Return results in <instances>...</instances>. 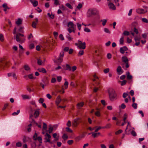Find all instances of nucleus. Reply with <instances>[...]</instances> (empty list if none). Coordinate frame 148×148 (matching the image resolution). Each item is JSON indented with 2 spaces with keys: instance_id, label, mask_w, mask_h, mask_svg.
<instances>
[{
  "instance_id": "f257e3e1",
  "label": "nucleus",
  "mask_w": 148,
  "mask_h": 148,
  "mask_svg": "<svg viewBox=\"0 0 148 148\" xmlns=\"http://www.w3.org/2000/svg\"><path fill=\"white\" fill-rule=\"evenodd\" d=\"M15 39L17 42L21 43H24L25 40L24 35L19 33L16 34Z\"/></svg>"
},
{
  "instance_id": "f03ea898",
  "label": "nucleus",
  "mask_w": 148,
  "mask_h": 148,
  "mask_svg": "<svg viewBox=\"0 0 148 148\" xmlns=\"http://www.w3.org/2000/svg\"><path fill=\"white\" fill-rule=\"evenodd\" d=\"M67 26L68 28H67L66 29L69 33H71L72 32H73L74 33L75 32V29L74 27V25L72 22H69L67 23Z\"/></svg>"
},
{
  "instance_id": "7ed1b4c3",
  "label": "nucleus",
  "mask_w": 148,
  "mask_h": 148,
  "mask_svg": "<svg viewBox=\"0 0 148 148\" xmlns=\"http://www.w3.org/2000/svg\"><path fill=\"white\" fill-rule=\"evenodd\" d=\"M98 13V11L95 8H90L88 9L87 13L88 17H90L92 15H95Z\"/></svg>"
},
{
  "instance_id": "20e7f679",
  "label": "nucleus",
  "mask_w": 148,
  "mask_h": 148,
  "mask_svg": "<svg viewBox=\"0 0 148 148\" xmlns=\"http://www.w3.org/2000/svg\"><path fill=\"white\" fill-rule=\"evenodd\" d=\"M75 44L76 46H77V48L79 49H84L86 48L85 42H82L79 40H78V43H76Z\"/></svg>"
},
{
  "instance_id": "39448f33",
  "label": "nucleus",
  "mask_w": 148,
  "mask_h": 148,
  "mask_svg": "<svg viewBox=\"0 0 148 148\" xmlns=\"http://www.w3.org/2000/svg\"><path fill=\"white\" fill-rule=\"evenodd\" d=\"M122 61L123 62L125 63V64H122V67L124 69L125 66V67L128 68L129 66V64H128V60L127 57L125 56H123L121 58Z\"/></svg>"
},
{
  "instance_id": "423d86ee",
  "label": "nucleus",
  "mask_w": 148,
  "mask_h": 148,
  "mask_svg": "<svg viewBox=\"0 0 148 148\" xmlns=\"http://www.w3.org/2000/svg\"><path fill=\"white\" fill-rule=\"evenodd\" d=\"M144 9H138L136 10V12L138 14H143L147 12L148 8L146 6H144Z\"/></svg>"
},
{
  "instance_id": "0eeeda50",
  "label": "nucleus",
  "mask_w": 148,
  "mask_h": 148,
  "mask_svg": "<svg viewBox=\"0 0 148 148\" xmlns=\"http://www.w3.org/2000/svg\"><path fill=\"white\" fill-rule=\"evenodd\" d=\"M45 136V138H44V142L46 143L49 142L50 144H52V142L50 141V139L51 138V135L47 133Z\"/></svg>"
},
{
  "instance_id": "6e6552de",
  "label": "nucleus",
  "mask_w": 148,
  "mask_h": 148,
  "mask_svg": "<svg viewBox=\"0 0 148 148\" xmlns=\"http://www.w3.org/2000/svg\"><path fill=\"white\" fill-rule=\"evenodd\" d=\"M109 96L110 99L111 101H113L117 98L116 93H109Z\"/></svg>"
},
{
  "instance_id": "1a4fd4ad",
  "label": "nucleus",
  "mask_w": 148,
  "mask_h": 148,
  "mask_svg": "<svg viewBox=\"0 0 148 148\" xmlns=\"http://www.w3.org/2000/svg\"><path fill=\"white\" fill-rule=\"evenodd\" d=\"M7 61L5 58H1L0 59V64L2 66H6L8 63Z\"/></svg>"
},
{
  "instance_id": "9d476101",
  "label": "nucleus",
  "mask_w": 148,
  "mask_h": 148,
  "mask_svg": "<svg viewBox=\"0 0 148 148\" xmlns=\"http://www.w3.org/2000/svg\"><path fill=\"white\" fill-rule=\"evenodd\" d=\"M30 1L34 7H36L38 4V2L36 0H30Z\"/></svg>"
},
{
  "instance_id": "9b49d317",
  "label": "nucleus",
  "mask_w": 148,
  "mask_h": 148,
  "mask_svg": "<svg viewBox=\"0 0 148 148\" xmlns=\"http://www.w3.org/2000/svg\"><path fill=\"white\" fill-rule=\"evenodd\" d=\"M127 48L126 46H124L120 48V53L122 54H123L125 53V51L127 50Z\"/></svg>"
},
{
  "instance_id": "f8f14e48",
  "label": "nucleus",
  "mask_w": 148,
  "mask_h": 148,
  "mask_svg": "<svg viewBox=\"0 0 148 148\" xmlns=\"http://www.w3.org/2000/svg\"><path fill=\"white\" fill-rule=\"evenodd\" d=\"M35 21L33 22L32 24V27L34 28H36V25H37V23L38 22V18H36L35 19Z\"/></svg>"
},
{
  "instance_id": "ddd939ff",
  "label": "nucleus",
  "mask_w": 148,
  "mask_h": 148,
  "mask_svg": "<svg viewBox=\"0 0 148 148\" xmlns=\"http://www.w3.org/2000/svg\"><path fill=\"white\" fill-rule=\"evenodd\" d=\"M108 6L110 9L112 10H115L116 9V7L112 3L109 2L108 3Z\"/></svg>"
},
{
  "instance_id": "4468645a",
  "label": "nucleus",
  "mask_w": 148,
  "mask_h": 148,
  "mask_svg": "<svg viewBox=\"0 0 148 148\" xmlns=\"http://www.w3.org/2000/svg\"><path fill=\"white\" fill-rule=\"evenodd\" d=\"M21 96L23 99H30L31 98V96L30 95H23Z\"/></svg>"
},
{
  "instance_id": "2eb2a0df",
  "label": "nucleus",
  "mask_w": 148,
  "mask_h": 148,
  "mask_svg": "<svg viewBox=\"0 0 148 148\" xmlns=\"http://www.w3.org/2000/svg\"><path fill=\"white\" fill-rule=\"evenodd\" d=\"M61 99L60 96H58L56 100V104L57 106L60 103L61 101Z\"/></svg>"
},
{
  "instance_id": "dca6fc26",
  "label": "nucleus",
  "mask_w": 148,
  "mask_h": 148,
  "mask_svg": "<svg viewBox=\"0 0 148 148\" xmlns=\"http://www.w3.org/2000/svg\"><path fill=\"white\" fill-rule=\"evenodd\" d=\"M16 25H21L22 23V20L20 18H18L16 21Z\"/></svg>"
},
{
  "instance_id": "f3484780",
  "label": "nucleus",
  "mask_w": 148,
  "mask_h": 148,
  "mask_svg": "<svg viewBox=\"0 0 148 148\" xmlns=\"http://www.w3.org/2000/svg\"><path fill=\"white\" fill-rule=\"evenodd\" d=\"M84 104V102H81L77 104V107L78 109H80L83 106Z\"/></svg>"
},
{
  "instance_id": "a211bd4d",
  "label": "nucleus",
  "mask_w": 148,
  "mask_h": 148,
  "mask_svg": "<svg viewBox=\"0 0 148 148\" xmlns=\"http://www.w3.org/2000/svg\"><path fill=\"white\" fill-rule=\"evenodd\" d=\"M38 71L39 72H42L43 73H46L47 71L45 69L43 68H39L38 69Z\"/></svg>"
},
{
  "instance_id": "6ab92c4d",
  "label": "nucleus",
  "mask_w": 148,
  "mask_h": 148,
  "mask_svg": "<svg viewBox=\"0 0 148 148\" xmlns=\"http://www.w3.org/2000/svg\"><path fill=\"white\" fill-rule=\"evenodd\" d=\"M19 53L21 54H22L23 52L24 49L22 46L20 44L19 45Z\"/></svg>"
},
{
  "instance_id": "aec40b11",
  "label": "nucleus",
  "mask_w": 148,
  "mask_h": 148,
  "mask_svg": "<svg viewBox=\"0 0 148 148\" xmlns=\"http://www.w3.org/2000/svg\"><path fill=\"white\" fill-rule=\"evenodd\" d=\"M23 68L25 71H29L30 70V68L28 65L27 64L24 65Z\"/></svg>"
},
{
  "instance_id": "412c9836",
  "label": "nucleus",
  "mask_w": 148,
  "mask_h": 148,
  "mask_svg": "<svg viewBox=\"0 0 148 148\" xmlns=\"http://www.w3.org/2000/svg\"><path fill=\"white\" fill-rule=\"evenodd\" d=\"M127 115L126 113H125L124 114L123 116V120L125 123H127V121L126 120V119L127 118Z\"/></svg>"
},
{
  "instance_id": "4be33fe9",
  "label": "nucleus",
  "mask_w": 148,
  "mask_h": 148,
  "mask_svg": "<svg viewBox=\"0 0 148 148\" xmlns=\"http://www.w3.org/2000/svg\"><path fill=\"white\" fill-rule=\"evenodd\" d=\"M12 77L13 79L15 80L17 79V77L15 74L14 73H10V76Z\"/></svg>"
},
{
  "instance_id": "5701e85b",
  "label": "nucleus",
  "mask_w": 148,
  "mask_h": 148,
  "mask_svg": "<svg viewBox=\"0 0 148 148\" xmlns=\"http://www.w3.org/2000/svg\"><path fill=\"white\" fill-rule=\"evenodd\" d=\"M124 41V37L123 36L121 37L119 40V44L121 45H123Z\"/></svg>"
},
{
  "instance_id": "b1692460",
  "label": "nucleus",
  "mask_w": 148,
  "mask_h": 148,
  "mask_svg": "<svg viewBox=\"0 0 148 148\" xmlns=\"http://www.w3.org/2000/svg\"><path fill=\"white\" fill-rule=\"evenodd\" d=\"M127 75V78L128 79H131L132 78V75H130V73L129 72H127L126 73Z\"/></svg>"
},
{
  "instance_id": "393cba45",
  "label": "nucleus",
  "mask_w": 148,
  "mask_h": 148,
  "mask_svg": "<svg viewBox=\"0 0 148 148\" xmlns=\"http://www.w3.org/2000/svg\"><path fill=\"white\" fill-rule=\"evenodd\" d=\"M84 53V51L83 49H81L78 53V55L79 56H81L83 55Z\"/></svg>"
},
{
  "instance_id": "a878e982",
  "label": "nucleus",
  "mask_w": 148,
  "mask_h": 148,
  "mask_svg": "<svg viewBox=\"0 0 148 148\" xmlns=\"http://www.w3.org/2000/svg\"><path fill=\"white\" fill-rule=\"evenodd\" d=\"M111 126V125L110 123L107 124L105 127H102V128H109Z\"/></svg>"
},
{
  "instance_id": "bb28decb",
  "label": "nucleus",
  "mask_w": 148,
  "mask_h": 148,
  "mask_svg": "<svg viewBox=\"0 0 148 148\" xmlns=\"http://www.w3.org/2000/svg\"><path fill=\"white\" fill-rule=\"evenodd\" d=\"M49 128L48 130L49 133V134H50L52 132L53 129V127H52L51 125H49Z\"/></svg>"
},
{
  "instance_id": "cd10ccee",
  "label": "nucleus",
  "mask_w": 148,
  "mask_h": 148,
  "mask_svg": "<svg viewBox=\"0 0 148 148\" xmlns=\"http://www.w3.org/2000/svg\"><path fill=\"white\" fill-rule=\"evenodd\" d=\"M69 84L68 82L66 81L64 84V86H63V87H64L65 89L67 88H68V85ZM63 88H62V90H63Z\"/></svg>"
},
{
  "instance_id": "c85d7f7f",
  "label": "nucleus",
  "mask_w": 148,
  "mask_h": 148,
  "mask_svg": "<svg viewBox=\"0 0 148 148\" xmlns=\"http://www.w3.org/2000/svg\"><path fill=\"white\" fill-rule=\"evenodd\" d=\"M66 69H65L66 70H68L69 71H71V68L70 65L68 64H66Z\"/></svg>"
},
{
  "instance_id": "c756f323",
  "label": "nucleus",
  "mask_w": 148,
  "mask_h": 148,
  "mask_svg": "<svg viewBox=\"0 0 148 148\" xmlns=\"http://www.w3.org/2000/svg\"><path fill=\"white\" fill-rule=\"evenodd\" d=\"M108 92H114L115 91L112 88H109L108 89Z\"/></svg>"
},
{
  "instance_id": "7c9ffc66",
  "label": "nucleus",
  "mask_w": 148,
  "mask_h": 148,
  "mask_svg": "<svg viewBox=\"0 0 148 148\" xmlns=\"http://www.w3.org/2000/svg\"><path fill=\"white\" fill-rule=\"evenodd\" d=\"M37 140H38L40 143H42V138L41 136H38L37 138Z\"/></svg>"
},
{
  "instance_id": "2f4dec72",
  "label": "nucleus",
  "mask_w": 148,
  "mask_h": 148,
  "mask_svg": "<svg viewBox=\"0 0 148 148\" xmlns=\"http://www.w3.org/2000/svg\"><path fill=\"white\" fill-rule=\"evenodd\" d=\"M66 37L69 40H70L73 39V38L71 37L70 34H68L66 36Z\"/></svg>"
},
{
  "instance_id": "473e14b6",
  "label": "nucleus",
  "mask_w": 148,
  "mask_h": 148,
  "mask_svg": "<svg viewBox=\"0 0 148 148\" xmlns=\"http://www.w3.org/2000/svg\"><path fill=\"white\" fill-rule=\"evenodd\" d=\"M20 112V110H18L17 111V112H14L12 114V115L13 116H16Z\"/></svg>"
},
{
  "instance_id": "72a5a7b5",
  "label": "nucleus",
  "mask_w": 148,
  "mask_h": 148,
  "mask_svg": "<svg viewBox=\"0 0 148 148\" xmlns=\"http://www.w3.org/2000/svg\"><path fill=\"white\" fill-rule=\"evenodd\" d=\"M22 145L21 143L20 142L17 143L16 144V146L18 147H20Z\"/></svg>"
},
{
  "instance_id": "f704fd0d",
  "label": "nucleus",
  "mask_w": 148,
  "mask_h": 148,
  "mask_svg": "<svg viewBox=\"0 0 148 148\" xmlns=\"http://www.w3.org/2000/svg\"><path fill=\"white\" fill-rule=\"evenodd\" d=\"M137 103H134L132 105V107L135 109H136L137 108Z\"/></svg>"
},
{
  "instance_id": "c9c22d12",
  "label": "nucleus",
  "mask_w": 148,
  "mask_h": 148,
  "mask_svg": "<svg viewBox=\"0 0 148 148\" xmlns=\"http://www.w3.org/2000/svg\"><path fill=\"white\" fill-rule=\"evenodd\" d=\"M42 61L40 59H37V64L39 65H42Z\"/></svg>"
},
{
  "instance_id": "e433bc0d",
  "label": "nucleus",
  "mask_w": 148,
  "mask_h": 148,
  "mask_svg": "<svg viewBox=\"0 0 148 148\" xmlns=\"http://www.w3.org/2000/svg\"><path fill=\"white\" fill-rule=\"evenodd\" d=\"M123 34L125 36H128L130 35V32L127 31H125L123 32Z\"/></svg>"
},
{
  "instance_id": "4c0bfd02",
  "label": "nucleus",
  "mask_w": 148,
  "mask_h": 148,
  "mask_svg": "<svg viewBox=\"0 0 148 148\" xmlns=\"http://www.w3.org/2000/svg\"><path fill=\"white\" fill-rule=\"evenodd\" d=\"M62 137L64 140H65L68 138V136L66 134H64Z\"/></svg>"
},
{
  "instance_id": "58836bf2",
  "label": "nucleus",
  "mask_w": 148,
  "mask_h": 148,
  "mask_svg": "<svg viewBox=\"0 0 148 148\" xmlns=\"http://www.w3.org/2000/svg\"><path fill=\"white\" fill-rule=\"evenodd\" d=\"M101 21L102 22V24L103 26L106 25L107 22V20L106 19L102 20Z\"/></svg>"
},
{
  "instance_id": "ea45409f",
  "label": "nucleus",
  "mask_w": 148,
  "mask_h": 148,
  "mask_svg": "<svg viewBox=\"0 0 148 148\" xmlns=\"http://www.w3.org/2000/svg\"><path fill=\"white\" fill-rule=\"evenodd\" d=\"M37 134L36 133H35L34 135L33 136V138L34 140H37V138H38Z\"/></svg>"
},
{
  "instance_id": "a19ab883",
  "label": "nucleus",
  "mask_w": 148,
  "mask_h": 148,
  "mask_svg": "<svg viewBox=\"0 0 148 148\" xmlns=\"http://www.w3.org/2000/svg\"><path fill=\"white\" fill-rule=\"evenodd\" d=\"M23 28V27H21L18 30V31L22 33H24Z\"/></svg>"
},
{
  "instance_id": "79ce46f5",
  "label": "nucleus",
  "mask_w": 148,
  "mask_h": 148,
  "mask_svg": "<svg viewBox=\"0 0 148 148\" xmlns=\"http://www.w3.org/2000/svg\"><path fill=\"white\" fill-rule=\"evenodd\" d=\"M142 21L145 23H148V20L146 18H142Z\"/></svg>"
},
{
  "instance_id": "37998d69",
  "label": "nucleus",
  "mask_w": 148,
  "mask_h": 148,
  "mask_svg": "<svg viewBox=\"0 0 148 148\" xmlns=\"http://www.w3.org/2000/svg\"><path fill=\"white\" fill-rule=\"evenodd\" d=\"M66 5L70 9H72L73 7L69 3H67L66 4Z\"/></svg>"
},
{
  "instance_id": "c03bdc74",
  "label": "nucleus",
  "mask_w": 148,
  "mask_h": 148,
  "mask_svg": "<svg viewBox=\"0 0 148 148\" xmlns=\"http://www.w3.org/2000/svg\"><path fill=\"white\" fill-rule=\"evenodd\" d=\"M95 115L99 117L100 116V112L99 111H97L95 112Z\"/></svg>"
},
{
  "instance_id": "a18cd8bd",
  "label": "nucleus",
  "mask_w": 148,
  "mask_h": 148,
  "mask_svg": "<svg viewBox=\"0 0 148 148\" xmlns=\"http://www.w3.org/2000/svg\"><path fill=\"white\" fill-rule=\"evenodd\" d=\"M121 70V67L120 66H118L117 69V71L118 73H120Z\"/></svg>"
},
{
  "instance_id": "49530a36",
  "label": "nucleus",
  "mask_w": 148,
  "mask_h": 148,
  "mask_svg": "<svg viewBox=\"0 0 148 148\" xmlns=\"http://www.w3.org/2000/svg\"><path fill=\"white\" fill-rule=\"evenodd\" d=\"M28 77H29V78L30 79H33L35 78H34V77L33 76V74H29V75H28Z\"/></svg>"
},
{
  "instance_id": "de8ad7c7",
  "label": "nucleus",
  "mask_w": 148,
  "mask_h": 148,
  "mask_svg": "<svg viewBox=\"0 0 148 148\" xmlns=\"http://www.w3.org/2000/svg\"><path fill=\"white\" fill-rule=\"evenodd\" d=\"M70 85L72 86V87H76V85H77V84H76V85L75 84V83L73 82H71L70 84Z\"/></svg>"
},
{
  "instance_id": "09e8293b",
  "label": "nucleus",
  "mask_w": 148,
  "mask_h": 148,
  "mask_svg": "<svg viewBox=\"0 0 148 148\" xmlns=\"http://www.w3.org/2000/svg\"><path fill=\"white\" fill-rule=\"evenodd\" d=\"M79 119H80V118H77L75 119L74 120V123H75V124L76 125H77V121Z\"/></svg>"
},
{
  "instance_id": "8fccbe9b",
  "label": "nucleus",
  "mask_w": 148,
  "mask_h": 148,
  "mask_svg": "<svg viewBox=\"0 0 148 148\" xmlns=\"http://www.w3.org/2000/svg\"><path fill=\"white\" fill-rule=\"evenodd\" d=\"M104 31L106 33H108V34H110V32L109 30L107 28H105L104 29Z\"/></svg>"
},
{
  "instance_id": "3c124183",
  "label": "nucleus",
  "mask_w": 148,
  "mask_h": 148,
  "mask_svg": "<svg viewBox=\"0 0 148 148\" xmlns=\"http://www.w3.org/2000/svg\"><path fill=\"white\" fill-rule=\"evenodd\" d=\"M140 39V38L139 37L136 36L134 37V40L136 42L139 41Z\"/></svg>"
},
{
  "instance_id": "603ef678",
  "label": "nucleus",
  "mask_w": 148,
  "mask_h": 148,
  "mask_svg": "<svg viewBox=\"0 0 148 148\" xmlns=\"http://www.w3.org/2000/svg\"><path fill=\"white\" fill-rule=\"evenodd\" d=\"M39 114V111L38 110H36L34 113V115L36 116V117L38 116Z\"/></svg>"
},
{
  "instance_id": "864d4df0",
  "label": "nucleus",
  "mask_w": 148,
  "mask_h": 148,
  "mask_svg": "<svg viewBox=\"0 0 148 148\" xmlns=\"http://www.w3.org/2000/svg\"><path fill=\"white\" fill-rule=\"evenodd\" d=\"M84 30L85 32H90V29L87 28H84Z\"/></svg>"
},
{
  "instance_id": "5fc2aeb1",
  "label": "nucleus",
  "mask_w": 148,
  "mask_h": 148,
  "mask_svg": "<svg viewBox=\"0 0 148 148\" xmlns=\"http://www.w3.org/2000/svg\"><path fill=\"white\" fill-rule=\"evenodd\" d=\"M66 129L67 130V131L69 132L72 133L73 132L72 130L69 127H66Z\"/></svg>"
},
{
  "instance_id": "6e6d98bb",
  "label": "nucleus",
  "mask_w": 148,
  "mask_h": 148,
  "mask_svg": "<svg viewBox=\"0 0 148 148\" xmlns=\"http://www.w3.org/2000/svg\"><path fill=\"white\" fill-rule=\"evenodd\" d=\"M92 136L94 138L97 137L98 136V135L96 134V133L92 132Z\"/></svg>"
},
{
  "instance_id": "4d7b16f0",
  "label": "nucleus",
  "mask_w": 148,
  "mask_h": 148,
  "mask_svg": "<svg viewBox=\"0 0 148 148\" xmlns=\"http://www.w3.org/2000/svg\"><path fill=\"white\" fill-rule=\"evenodd\" d=\"M123 132V131L121 130H119L115 132V134L116 135L118 134L121 133Z\"/></svg>"
},
{
  "instance_id": "13d9d810",
  "label": "nucleus",
  "mask_w": 148,
  "mask_h": 148,
  "mask_svg": "<svg viewBox=\"0 0 148 148\" xmlns=\"http://www.w3.org/2000/svg\"><path fill=\"white\" fill-rule=\"evenodd\" d=\"M0 40L1 41H3L4 40L3 36L2 34H0Z\"/></svg>"
},
{
  "instance_id": "bf43d9fd",
  "label": "nucleus",
  "mask_w": 148,
  "mask_h": 148,
  "mask_svg": "<svg viewBox=\"0 0 148 148\" xmlns=\"http://www.w3.org/2000/svg\"><path fill=\"white\" fill-rule=\"evenodd\" d=\"M73 142V140H68L67 142V143L69 145L72 144Z\"/></svg>"
},
{
  "instance_id": "052dcab7",
  "label": "nucleus",
  "mask_w": 148,
  "mask_h": 148,
  "mask_svg": "<svg viewBox=\"0 0 148 148\" xmlns=\"http://www.w3.org/2000/svg\"><path fill=\"white\" fill-rule=\"evenodd\" d=\"M131 134L132 135L134 136H136V133L134 131L132 130L131 132Z\"/></svg>"
},
{
  "instance_id": "680f3d73",
  "label": "nucleus",
  "mask_w": 148,
  "mask_h": 148,
  "mask_svg": "<svg viewBox=\"0 0 148 148\" xmlns=\"http://www.w3.org/2000/svg\"><path fill=\"white\" fill-rule=\"evenodd\" d=\"M64 52L63 51H61L60 53V55H59V56H60V57L63 58V56H64Z\"/></svg>"
},
{
  "instance_id": "e2e57ef3",
  "label": "nucleus",
  "mask_w": 148,
  "mask_h": 148,
  "mask_svg": "<svg viewBox=\"0 0 148 148\" xmlns=\"http://www.w3.org/2000/svg\"><path fill=\"white\" fill-rule=\"evenodd\" d=\"M31 126H32V124L31 123L29 124L28 125V128L27 129V131L29 132H30L31 131V129L30 127Z\"/></svg>"
},
{
  "instance_id": "0e129e2a",
  "label": "nucleus",
  "mask_w": 148,
  "mask_h": 148,
  "mask_svg": "<svg viewBox=\"0 0 148 148\" xmlns=\"http://www.w3.org/2000/svg\"><path fill=\"white\" fill-rule=\"evenodd\" d=\"M44 101V99L43 98H40L38 100V101H39V103H43Z\"/></svg>"
},
{
  "instance_id": "69168bd1",
  "label": "nucleus",
  "mask_w": 148,
  "mask_h": 148,
  "mask_svg": "<svg viewBox=\"0 0 148 148\" xmlns=\"http://www.w3.org/2000/svg\"><path fill=\"white\" fill-rule=\"evenodd\" d=\"M57 80L58 82H60L62 80V77L60 76H58L57 77Z\"/></svg>"
},
{
  "instance_id": "338daca9",
  "label": "nucleus",
  "mask_w": 148,
  "mask_h": 148,
  "mask_svg": "<svg viewBox=\"0 0 148 148\" xmlns=\"http://www.w3.org/2000/svg\"><path fill=\"white\" fill-rule=\"evenodd\" d=\"M112 57V55L110 53H108L107 54V58L108 59H110Z\"/></svg>"
},
{
  "instance_id": "774afa93",
  "label": "nucleus",
  "mask_w": 148,
  "mask_h": 148,
  "mask_svg": "<svg viewBox=\"0 0 148 148\" xmlns=\"http://www.w3.org/2000/svg\"><path fill=\"white\" fill-rule=\"evenodd\" d=\"M63 61V58L60 57L59 56V58L58 59V62L61 63V62Z\"/></svg>"
}]
</instances>
